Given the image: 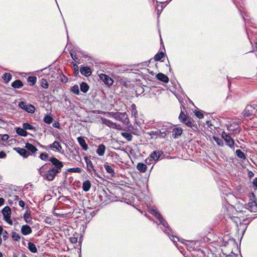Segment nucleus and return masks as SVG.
<instances>
[{"mask_svg": "<svg viewBox=\"0 0 257 257\" xmlns=\"http://www.w3.org/2000/svg\"><path fill=\"white\" fill-rule=\"evenodd\" d=\"M150 212L153 215H154L160 221V223H161L164 227H165L164 229V232L168 234V235L169 236L170 238L172 240V241L174 242H176V239H177L178 241H181L177 236H174L172 235L171 236L170 232H171V230L170 228L169 227V225L168 223L165 220L163 219V218L162 217L161 215L158 212V211L156 209H150Z\"/></svg>", "mask_w": 257, "mask_h": 257, "instance_id": "nucleus-1", "label": "nucleus"}, {"mask_svg": "<svg viewBox=\"0 0 257 257\" xmlns=\"http://www.w3.org/2000/svg\"><path fill=\"white\" fill-rule=\"evenodd\" d=\"M39 174L43 177L44 179L49 181H52L54 180L57 175L58 173L47 168L46 166H42L38 169Z\"/></svg>", "mask_w": 257, "mask_h": 257, "instance_id": "nucleus-2", "label": "nucleus"}, {"mask_svg": "<svg viewBox=\"0 0 257 257\" xmlns=\"http://www.w3.org/2000/svg\"><path fill=\"white\" fill-rule=\"evenodd\" d=\"M49 161L51 162V164H46L45 166L47 168L59 174L61 171L64 166L63 163L55 157H51L49 159Z\"/></svg>", "mask_w": 257, "mask_h": 257, "instance_id": "nucleus-3", "label": "nucleus"}, {"mask_svg": "<svg viewBox=\"0 0 257 257\" xmlns=\"http://www.w3.org/2000/svg\"><path fill=\"white\" fill-rule=\"evenodd\" d=\"M242 115L244 117H249L250 119L257 118V104H252L246 106Z\"/></svg>", "mask_w": 257, "mask_h": 257, "instance_id": "nucleus-4", "label": "nucleus"}, {"mask_svg": "<svg viewBox=\"0 0 257 257\" xmlns=\"http://www.w3.org/2000/svg\"><path fill=\"white\" fill-rule=\"evenodd\" d=\"M179 119L180 122L185 123L189 127L193 128L195 126V124L193 119L187 114H184L182 111L179 116Z\"/></svg>", "mask_w": 257, "mask_h": 257, "instance_id": "nucleus-5", "label": "nucleus"}, {"mask_svg": "<svg viewBox=\"0 0 257 257\" xmlns=\"http://www.w3.org/2000/svg\"><path fill=\"white\" fill-rule=\"evenodd\" d=\"M184 243L188 249H193L194 250H200V247L201 246V241L199 240L189 241L186 240L182 242Z\"/></svg>", "mask_w": 257, "mask_h": 257, "instance_id": "nucleus-6", "label": "nucleus"}, {"mask_svg": "<svg viewBox=\"0 0 257 257\" xmlns=\"http://www.w3.org/2000/svg\"><path fill=\"white\" fill-rule=\"evenodd\" d=\"M2 212L4 216V220L10 225H13V221L11 219V209L9 206L5 207Z\"/></svg>", "mask_w": 257, "mask_h": 257, "instance_id": "nucleus-7", "label": "nucleus"}, {"mask_svg": "<svg viewBox=\"0 0 257 257\" xmlns=\"http://www.w3.org/2000/svg\"><path fill=\"white\" fill-rule=\"evenodd\" d=\"M113 117L117 120L122 121L123 123H127L129 121L128 116L126 112H117L113 113Z\"/></svg>", "mask_w": 257, "mask_h": 257, "instance_id": "nucleus-8", "label": "nucleus"}, {"mask_svg": "<svg viewBox=\"0 0 257 257\" xmlns=\"http://www.w3.org/2000/svg\"><path fill=\"white\" fill-rule=\"evenodd\" d=\"M84 159L86 164L87 171L90 173H92V172H93L95 174V175L97 176V177H99L98 174L96 172V170L94 168V166H93L92 162L89 159V158L87 156H85L84 157Z\"/></svg>", "mask_w": 257, "mask_h": 257, "instance_id": "nucleus-9", "label": "nucleus"}, {"mask_svg": "<svg viewBox=\"0 0 257 257\" xmlns=\"http://www.w3.org/2000/svg\"><path fill=\"white\" fill-rule=\"evenodd\" d=\"M18 106L29 113H34L35 110V108L33 105L27 104L23 101L20 102L18 104Z\"/></svg>", "mask_w": 257, "mask_h": 257, "instance_id": "nucleus-10", "label": "nucleus"}, {"mask_svg": "<svg viewBox=\"0 0 257 257\" xmlns=\"http://www.w3.org/2000/svg\"><path fill=\"white\" fill-rule=\"evenodd\" d=\"M45 149L49 150V149H52L54 151L62 153V147L60 143L57 141H55L52 144H50L45 147Z\"/></svg>", "mask_w": 257, "mask_h": 257, "instance_id": "nucleus-11", "label": "nucleus"}, {"mask_svg": "<svg viewBox=\"0 0 257 257\" xmlns=\"http://www.w3.org/2000/svg\"><path fill=\"white\" fill-rule=\"evenodd\" d=\"M222 138L225 141L226 145L230 148H233L234 146V141L230 136L227 135L226 133L223 132L221 134Z\"/></svg>", "mask_w": 257, "mask_h": 257, "instance_id": "nucleus-12", "label": "nucleus"}, {"mask_svg": "<svg viewBox=\"0 0 257 257\" xmlns=\"http://www.w3.org/2000/svg\"><path fill=\"white\" fill-rule=\"evenodd\" d=\"M102 123L106 125L107 126L112 127L113 128H116L119 130L120 127V125L116 124V123L111 122L110 120L106 118H102Z\"/></svg>", "mask_w": 257, "mask_h": 257, "instance_id": "nucleus-13", "label": "nucleus"}, {"mask_svg": "<svg viewBox=\"0 0 257 257\" xmlns=\"http://www.w3.org/2000/svg\"><path fill=\"white\" fill-rule=\"evenodd\" d=\"M100 79L102 80L105 84L107 85H111L113 84V80L108 76L104 74H100L99 75Z\"/></svg>", "mask_w": 257, "mask_h": 257, "instance_id": "nucleus-14", "label": "nucleus"}, {"mask_svg": "<svg viewBox=\"0 0 257 257\" xmlns=\"http://www.w3.org/2000/svg\"><path fill=\"white\" fill-rule=\"evenodd\" d=\"M80 72L82 75L86 77L89 76L91 74V71L88 67H81L80 68Z\"/></svg>", "mask_w": 257, "mask_h": 257, "instance_id": "nucleus-15", "label": "nucleus"}, {"mask_svg": "<svg viewBox=\"0 0 257 257\" xmlns=\"http://www.w3.org/2000/svg\"><path fill=\"white\" fill-rule=\"evenodd\" d=\"M246 206V208L250 211L255 212L257 211V203L255 201L249 202Z\"/></svg>", "mask_w": 257, "mask_h": 257, "instance_id": "nucleus-16", "label": "nucleus"}, {"mask_svg": "<svg viewBox=\"0 0 257 257\" xmlns=\"http://www.w3.org/2000/svg\"><path fill=\"white\" fill-rule=\"evenodd\" d=\"M106 150V147L103 144L99 145L97 147V149L96 150L97 154L99 156H104Z\"/></svg>", "mask_w": 257, "mask_h": 257, "instance_id": "nucleus-17", "label": "nucleus"}, {"mask_svg": "<svg viewBox=\"0 0 257 257\" xmlns=\"http://www.w3.org/2000/svg\"><path fill=\"white\" fill-rule=\"evenodd\" d=\"M183 130L181 127H175L173 130V137L175 139L178 138L182 134Z\"/></svg>", "mask_w": 257, "mask_h": 257, "instance_id": "nucleus-18", "label": "nucleus"}, {"mask_svg": "<svg viewBox=\"0 0 257 257\" xmlns=\"http://www.w3.org/2000/svg\"><path fill=\"white\" fill-rule=\"evenodd\" d=\"M15 150L24 158H27L30 155V153L24 148H15Z\"/></svg>", "mask_w": 257, "mask_h": 257, "instance_id": "nucleus-19", "label": "nucleus"}, {"mask_svg": "<svg viewBox=\"0 0 257 257\" xmlns=\"http://www.w3.org/2000/svg\"><path fill=\"white\" fill-rule=\"evenodd\" d=\"M21 232L23 235H27L32 233L31 228L28 225H24L22 226Z\"/></svg>", "mask_w": 257, "mask_h": 257, "instance_id": "nucleus-20", "label": "nucleus"}, {"mask_svg": "<svg viewBox=\"0 0 257 257\" xmlns=\"http://www.w3.org/2000/svg\"><path fill=\"white\" fill-rule=\"evenodd\" d=\"M77 139L79 144L83 149L85 151L87 150L88 148L85 140L81 137H78Z\"/></svg>", "mask_w": 257, "mask_h": 257, "instance_id": "nucleus-21", "label": "nucleus"}, {"mask_svg": "<svg viewBox=\"0 0 257 257\" xmlns=\"http://www.w3.org/2000/svg\"><path fill=\"white\" fill-rule=\"evenodd\" d=\"M157 78L165 83H167L169 81V78L168 76L163 73H159L156 75Z\"/></svg>", "mask_w": 257, "mask_h": 257, "instance_id": "nucleus-22", "label": "nucleus"}, {"mask_svg": "<svg viewBox=\"0 0 257 257\" xmlns=\"http://www.w3.org/2000/svg\"><path fill=\"white\" fill-rule=\"evenodd\" d=\"M24 218L26 222L30 224H32V218L30 214V212L27 210L24 215Z\"/></svg>", "mask_w": 257, "mask_h": 257, "instance_id": "nucleus-23", "label": "nucleus"}, {"mask_svg": "<svg viewBox=\"0 0 257 257\" xmlns=\"http://www.w3.org/2000/svg\"><path fill=\"white\" fill-rule=\"evenodd\" d=\"M137 169L141 173H145L147 169V166L146 164L144 163H139L137 166Z\"/></svg>", "mask_w": 257, "mask_h": 257, "instance_id": "nucleus-24", "label": "nucleus"}, {"mask_svg": "<svg viewBox=\"0 0 257 257\" xmlns=\"http://www.w3.org/2000/svg\"><path fill=\"white\" fill-rule=\"evenodd\" d=\"M25 148L32 153H35L38 151V149L34 145L29 143L26 144Z\"/></svg>", "mask_w": 257, "mask_h": 257, "instance_id": "nucleus-25", "label": "nucleus"}, {"mask_svg": "<svg viewBox=\"0 0 257 257\" xmlns=\"http://www.w3.org/2000/svg\"><path fill=\"white\" fill-rule=\"evenodd\" d=\"M104 167L107 173L110 174L111 176H113L114 175V171L111 166H109L107 163H105L104 165Z\"/></svg>", "mask_w": 257, "mask_h": 257, "instance_id": "nucleus-26", "label": "nucleus"}, {"mask_svg": "<svg viewBox=\"0 0 257 257\" xmlns=\"http://www.w3.org/2000/svg\"><path fill=\"white\" fill-rule=\"evenodd\" d=\"M11 86L14 88H20L23 87V84L20 80H16L12 83Z\"/></svg>", "mask_w": 257, "mask_h": 257, "instance_id": "nucleus-27", "label": "nucleus"}, {"mask_svg": "<svg viewBox=\"0 0 257 257\" xmlns=\"http://www.w3.org/2000/svg\"><path fill=\"white\" fill-rule=\"evenodd\" d=\"M90 187H91V183L89 180H86L83 183L82 188L84 191H85V192L88 191L89 190Z\"/></svg>", "mask_w": 257, "mask_h": 257, "instance_id": "nucleus-28", "label": "nucleus"}, {"mask_svg": "<svg viewBox=\"0 0 257 257\" xmlns=\"http://www.w3.org/2000/svg\"><path fill=\"white\" fill-rule=\"evenodd\" d=\"M161 155V152L159 151H154L151 155L150 158L153 159L155 161L159 160Z\"/></svg>", "mask_w": 257, "mask_h": 257, "instance_id": "nucleus-29", "label": "nucleus"}, {"mask_svg": "<svg viewBox=\"0 0 257 257\" xmlns=\"http://www.w3.org/2000/svg\"><path fill=\"white\" fill-rule=\"evenodd\" d=\"M28 248L33 253H36L38 251L36 245L32 242H28Z\"/></svg>", "mask_w": 257, "mask_h": 257, "instance_id": "nucleus-30", "label": "nucleus"}, {"mask_svg": "<svg viewBox=\"0 0 257 257\" xmlns=\"http://www.w3.org/2000/svg\"><path fill=\"white\" fill-rule=\"evenodd\" d=\"M17 134L21 136L26 137L28 135V133L24 129V128L18 127L16 130Z\"/></svg>", "mask_w": 257, "mask_h": 257, "instance_id": "nucleus-31", "label": "nucleus"}, {"mask_svg": "<svg viewBox=\"0 0 257 257\" xmlns=\"http://www.w3.org/2000/svg\"><path fill=\"white\" fill-rule=\"evenodd\" d=\"M89 87L85 82H82L80 84V90L83 93H86L89 90Z\"/></svg>", "mask_w": 257, "mask_h": 257, "instance_id": "nucleus-32", "label": "nucleus"}, {"mask_svg": "<svg viewBox=\"0 0 257 257\" xmlns=\"http://www.w3.org/2000/svg\"><path fill=\"white\" fill-rule=\"evenodd\" d=\"M168 130L166 128H162L159 130V137L164 138L167 135Z\"/></svg>", "mask_w": 257, "mask_h": 257, "instance_id": "nucleus-33", "label": "nucleus"}, {"mask_svg": "<svg viewBox=\"0 0 257 257\" xmlns=\"http://www.w3.org/2000/svg\"><path fill=\"white\" fill-rule=\"evenodd\" d=\"M131 111L132 115L134 116V117L136 118L138 115V111L137 110L136 106L135 104H133L131 105Z\"/></svg>", "mask_w": 257, "mask_h": 257, "instance_id": "nucleus-34", "label": "nucleus"}, {"mask_svg": "<svg viewBox=\"0 0 257 257\" xmlns=\"http://www.w3.org/2000/svg\"><path fill=\"white\" fill-rule=\"evenodd\" d=\"M239 126L237 123H234L227 126V128L230 131H234L238 129Z\"/></svg>", "mask_w": 257, "mask_h": 257, "instance_id": "nucleus-35", "label": "nucleus"}, {"mask_svg": "<svg viewBox=\"0 0 257 257\" xmlns=\"http://www.w3.org/2000/svg\"><path fill=\"white\" fill-rule=\"evenodd\" d=\"M2 78L6 83H8L11 80L12 75L10 73H6L3 75Z\"/></svg>", "mask_w": 257, "mask_h": 257, "instance_id": "nucleus-36", "label": "nucleus"}, {"mask_svg": "<svg viewBox=\"0 0 257 257\" xmlns=\"http://www.w3.org/2000/svg\"><path fill=\"white\" fill-rule=\"evenodd\" d=\"M236 156L243 160H245L246 159V157L243 152H242L240 150H237L236 151Z\"/></svg>", "mask_w": 257, "mask_h": 257, "instance_id": "nucleus-37", "label": "nucleus"}, {"mask_svg": "<svg viewBox=\"0 0 257 257\" xmlns=\"http://www.w3.org/2000/svg\"><path fill=\"white\" fill-rule=\"evenodd\" d=\"M121 135L128 141H131L132 140L133 136L128 133H122Z\"/></svg>", "mask_w": 257, "mask_h": 257, "instance_id": "nucleus-38", "label": "nucleus"}, {"mask_svg": "<svg viewBox=\"0 0 257 257\" xmlns=\"http://www.w3.org/2000/svg\"><path fill=\"white\" fill-rule=\"evenodd\" d=\"M23 127L25 130H34L35 128L33 126L31 125L30 124L28 123H24L23 124Z\"/></svg>", "mask_w": 257, "mask_h": 257, "instance_id": "nucleus-39", "label": "nucleus"}, {"mask_svg": "<svg viewBox=\"0 0 257 257\" xmlns=\"http://www.w3.org/2000/svg\"><path fill=\"white\" fill-rule=\"evenodd\" d=\"M43 120L45 123L50 124L52 122L53 117L50 115H47L44 117Z\"/></svg>", "mask_w": 257, "mask_h": 257, "instance_id": "nucleus-40", "label": "nucleus"}, {"mask_svg": "<svg viewBox=\"0 0 257 257\" xmlns=\"http://www.w3.org/2000/svg\"><path fill=\"white\" fill-rule=\"evenodd\" d=\"M71 90L75 94L78 95L79 94V88L78 85H75L71 88Z\"/></svg>", "mask_w": 257, "mask_h": 257, "instance_id": "nucleus-41", "label": "nucleus"}, {"mask_svg": "<svg viewBox=\"0 0 257 257\" xmlns=\"http://www.w3.org/2000/svg\"><path fill=\"white\" fill-rule=\"evenodd\" d=\"M164 53L163 52H161L157 54L154 58L156 61H160L161 60V59L164 58Z\"/></svg>", "mask_w": 257, "mask_h": 257, "instance_id": "nucleus-42", "label": "nucleus"}, {"mask_svg": "<svg viewBox=\"0 0 257 257\" xmlns=\"http://www.w3.org/2000/svg\"><path fill=\"white\" fill-rule=\"evenodd\" d=\"M213 139L217 144L219 146H223L224 145L223 142L222 140L216 137H213Z\"/></svg>", "mask_w": 257, "mask_h": 257, "instance_id": "nucleus-43", "label": "nucleus"}, {"mask_svg": "<svg viewBox=\"0 0 257 257\" xmlns=\"http://www.w3.org/2000/svg\"><path fill=\"white\" fill-rule=\"evenodd\" d=\"M41 86L44 88H47L49 87V84L46 79H42L41 80Z\"/></svg>", "mask_w": 257, "mask_h": 257, "instance_id": "nucleus-44", "label": "nucleus"}, {"mask_svg": "<svg viewBox=\"0 0 257 257\" xmlns=\"http://www.w3.org/2000/svg\"><path fill=\"white\" fill-rule=\"evenodd\" d=\"M81 170L80 168H70L68 170V171L69 172H74V173H80Z\"/></svg>", "mask_w": 257, "mask_h": 257, "instance_id": "nucleus-45", "label": "nucleus"}, {"mask_svg": "<svg viewBox=\"0 0 257 257\" xmlns=\"http://www.w3.org/2000/svg\"><path fill=\"white\" fill-rule=\"evenodd\" d=\"M46 223L49 224H53L54 223V220L51 217H46L45 220Z\"/></svg>", "mask_w": 257, "mask_h": 257, "instance_id": "nucleus-46", "label": "nucleus"}, {"mask_svg": "<svg viewBox=\"0 0 257 257\" xmlns=\"http://www.w3.org/2000/svg\"><path fill=\"white\" fill-rule=\"evenodd\" d=\"M12 238L16 241H18L20 239V236L17 233L14 232L12 235Z\"/></svg>", "mask_w": 257, "mask_h": 257, "instance_id": "nucleus-47", "label": "nucleus"}, {"mask_svg": "<svg viewBox=\"0 0 257 257\" xmlns=\"http://www.w3.org/2000/svg\"><path fill=\"white\" fill-rule=\"evenodd\" d=\"M149 134L152 137V138H153L155 136L156 137H159V130L156 131H151Z\"/></svg>", "mask_w": 257, "mask_h": 257, "instance_id": "nucleus-48", "label": "nucleus"}, {"mask_svg": "<svg viewBox=\"0 0 257 257\" xmlns=\"http://www.w3.org/2000/svg\"><path fill=\"white\" fill-rule=\"evenodd\" d=\"M40 158L41 159L44 161H47L49 160L48 159V155L45 153H42L40 156Z\"/></svg>", "mask_w": 257, "mask_h": 257, "instance_id": "nucleus-49", "label": "nucleus"}, {"mask_svg": "<svg viewBox=\"0 0 257 257\" xmlns=\"http://www.w3.org/2000/svg\"><path fill=\"white\" fill-rule=\"evenodd\" d=\"M195 114L196 116L198 117L199 118H202L203 117V114L202 113V112L200 111H196L195 112Z\"/></svg>", "mask_w": 257, "mask_h": 257, "instance_id": "nucleus-50", "label": "nucleus"}, {"mask_svg": "<svg viewBox=\"0 0 257 257\" xmlns=\"http://www.w3.org/2000/svg\"><path fill=\"white\" fill-rule=\"evenodd\" d=\"M0 137H1V140L4 141H7L9 138V136L7 134L1 135Z\"/></svg>", "mask_w": 257, "mask_h": 257, "instance_id": "nucleus-51", "label": "nucleus"}, {"mask_svg": "<svg viewBox=\"0 0 257 257\" xmlns=\"http://www.w3.org/2000/svg\"><path fill=\"white\" fill-rule=\"evenodd\" d=\"M29 81L32 82L33 83V85L36 83V77H32L29 78Z\"/></svg>", "mask_w": 257, "mask_h": 257, "instance_id": "nucleus-52", "label": "nucleus"}, {"mask_svg": "<svg viewBox=\"0 0 257 257\" xmlns=\"http://www.w3.org/2000/svg\"><path fill=\"white\" fill-rule=\"evenodd\" d=\"M74 70H75V73L77 74L78 73V71H79V67H78V66L77 65V64H74Z\"/></svg>", "mask_w": 257, "mask_h": 257, "instance_id": "nucleus-53", "label": "nucleus"}, {"mask_svg": "<svg viewBox=\"0 0 257 257\" xmlns=\"http://www.w3.org/2000/svg\"><path fill=\"white\" fill-rule=\"evenodd\" d=\"M61 81L64 83H66L68 81V79L65 76H63L61 78Z\"/></svg>", "mask_w": 257, "mask_h": 257, "instance_id": "nucleus-54", "label": "nucleus"}, {"mask_svg": "<svg viewBox=\"0 0 257 257\" xmlns=\"http://www.w3.org/2000/svg\"><path fill=\"white\" fill-rule=\"evenodd\" d=\"M6 157V154L4 152H0V158H5Z\"/></svg>", "mask_w": 257, "mask_h": 257, "instance_id": "nucleus-55", "label": "nucleus"}, {"mask_svg": "<svg viewBox=\"0 0 257 257\" xmlns=\"http://www.w3.org/2000/svg\"><path fill=\"white\" fill-rule=\"evenodd\" d=\"M53 126L54 127H56V128H59L60 127V124L59 123V122H55V123H54L53 124Z\"/></svg>", "mask_w": 257, "mask_h": 257, "instance_id": "nucleus-56", "label": "nucleus"}, {"mask_svg": "<svg viewBox=\"0 0 257 257\" xmlns=\"http://www.w3.org/2000/svg\"><path fill=\"white\" fill-rule=\"evenodd\" d=\"M19 204L20 206L23 207L25 206V202L21 200L19 201Z\"/></svg>", "mask_w": 257, "mask_h": 257, "instance_id": "nucleus-57", "label": "nucleus"}, {"mask_svg": "<svg viewBox=\"0 0 257 257\" xmlns=\"http://www.w3.org/2000/svg\"><path fill=\"white\" fill-rule=\"evenodd\" d=\"M5 200L3 198H0V206L4 204Z\"/></svg>", "mask_w": 257, "mask_h": 257, "instance_id": "nucleus-58", "label": "nucleus"}, {"mask_svg": "<svg viewBox=\"0 0 257 257\" xmlns=\"http://www.w3.org/2000/svg\"><path fill=\"white\" fill-rule=\"evenodd\" d=\"M253 185L257 187V178H255L253 181Z\"/></svg>", "mask_w": 257, "mask_h": 257, "instance_id": "nucleus-59", "label": "nucleus"}, {"mask_svg": "<svg viewBox=\"0 0 257 257\" xmlns=\"http://www.w3.org/2000/svg\"><path fill=\"white\" fill-rule=\"evenodd\" d=\"M7 232L5 231V233L3 234V238L5 240L7 238Z\"/></svg>", "mask_w": 257, "mask_h": 257, "instance_id": "nucleus-60", "label": "nucleus"}, {"mask_svg": "<svg viewBox=\"0 0 257 257\" xmlns=\"http://www.w3.org/2000/svg\"><path fill=\"white\" fill-rule=\"evenodd\" d=\"M71 241L72 242H76L77 241V239L75 238H71Z\"/></svg>", "mask_w": 257, "mask_h": 257, "instance_id": "nucleus-61", "label": "nucleus"}, {"mask_svg": "<svg viewBox=\"0 0 257 257\" xmlns=\"http://www.w3.org/2000/svg\"><path fill=\"white\" fill-rule=\"evenodd\" d=\"M151 160L149 159H147L146 160H145V163L147 164H149L150 163H149V161H150Z\"/></svg>", "mask_w": 257, "mask_h": 257, "instance_id": "nucleus-62", "label": "nucleus"}, {"mask_svg": "<svg viewBox=\"0 0 257 257\" xmlns=\"http://www.w3.org/2000/svg\"><path fill=\"white\" fill-rule=\"evenodd\" d=\"M71 55L72 58H73V59L75 60L76 59V55L73 56L72 53H71Z\"/></svg>", "mask_w": 257, "mask_h": 257, "instance_id": "nucleus-63", "label": "nucleus"}, {"mask_svg": "<svg viewBox=\"0 0 257 257\" xmlns=\"http://www.w3.org/2000/svg\"><path fill=\"white\" fill-rule=\"evenodd\" d=\"M3 231V229L1 226H0V235L2 234V232Z\"/></svg>", "mask_w": 257, "mask_h": 257, "instance_id": "nucleus-64", "label": "nucleus"}]
</instances>
